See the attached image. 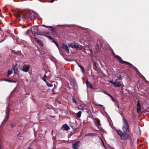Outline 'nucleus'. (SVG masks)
<instances>
[{
  "instance_id": "f257e3e1",
  "label": "nucleus",
  "mask_w": 149,
  "mask_h": 149,
  "mask_svg": "<svg viewBox=\"0 0 149 149\" xmlns=\"http://www.w3.org/2000/svg\"><path fill=\"white\" fill-rule=\"evenodd\" d=\"M123 126L122 129L124 133H127L129 131V125L126 119L124 118H123Z\"/></svg>"
},
{
  "instance_id": "f03ea898",
  "label": "nucleus",
  "mask_w": 149,
  "mask_h": 149,
  "mask_svg": "<svg viewBox=\"0 0 149 149\" xmlns=\"http://www.w3.org/2000/svg\"><path fill=\"white\" fill-rule=\"evenodd\" d=\"M117 132L120 137L124 140H126L128 137V134L127 133H124L121 131L118 130H117Z\"/></svg>"
},
{
  "instance_id": "7ed1b4c3",
  "label": "nucleus",
  "mask_w": 149,
  "mask_h": 149,
  "mask_svg": "<svg viewBox=\"0 0 149 149\" xmlns=\"http://www.w3.org/2000/svg\"><path fill=\"white\" fill-rule=\"evenodd\" d=\"M68 46L74 49H79L81 50L82 49V46L78 44L76 42H73L70 44H68Z\"/></svg>"
},
{
  "instance_id": "20e7f679",
  "label": "nucleus",
  "mask_w": 149,
  "mask_h": 149,
  "mask_svg": "<svg viewBox=\"0 0 149 149\" xmlns=\"http://www.w3.org/2000/svg\"><path fill=\"white\" fill-rule=\"evenodd\" d=\"M17 17L18 18L20 17L22 18H25L28 19L29 18V16H27L26 14L23 13L22 11H19L18 12L17 14Z\"/></svg>"
},
{
  "instance_id": "39448f33",
  "label": "nucleus",
  "mask_w": 149,
  "mask_h": 149,
  "mask_svg": "<svg viewBox=\"0 0 149 149\" xmlns=\"http://www.w3.org/2000/svg\"><path fill=\"white\" fill-rule=\"evenodd\" d=\"M109 82L112 84L113 86L116 87H119L121 86L122 84L121 83V81H118L117 79H116L114 81L112 80L109 81Z\"/></svg>"
},
{
  "instance_id": "423d86ee",
  "label": "nucleus",
  "mask_w": 149,
  "mask_h": 149,
  "mask_svg": "<svg viewBox=\"0 0 149 149\" xmlns=\"http://www.w3.org/2000/svg\"><path fill=\"white\" fill-rule=\"evenodd\" d=\"M114 57H116L117 58V59L121 63H125L126 65H130L131 66V67H132V66H133L131 64H130L129 63L123 61L122 60V59H121V58L119 56H118V55H116L114 54Z\"/></svg>"
},
{
  "instance_id": "0eeeda50",
  "label": "nucleus",
  "mask_w": 149,
  "mask_h": 149,
  "mask_svg": "<svg viewBox=\"0 0 149 149\" xmlns=\"http://www.w3.org/2000/svg\"><path fill=\"white\" fill-rule=\"evenodd\" d=\"M93 121L95 125L99 128L101 125L100 120L97 118H95L93 119Z\"/></svg>"
},
{
  "instance_id": "6e6552de",
  "label": "nucleus",
  "mask_w": 149,
  "mask_h": 149,
  "mask_svg": "<svg viewBox=\"0 0 149 149\" xmlns=\"http://www.w3.org/2000/svg\"><path fill=\"white\" fill-rule=\"evenodd\" d=\"M38 16V14L34 12H32L31 13L30 15L29 16V18L30 17L31 18L35 19L37 18Z\"/></svg>"
},
{
  "instance_id": "1a4fd4ad",
  "label": "nucleus",
  "mask_w": 149,
  "mask_h": 149,
  "mask_svg": "<svg viewBox=\"0 0 149 149\" xmlns=\"http://www.w3.org/2000/svg\"><path fill=\"white\" fill-rule=\"evenodd\" d=\"M80 145V142L79 141L73 144L72 148L74 149H77Z\"/></svg>"
},
{
  "instance_id": "9d476101",
  "label": "nucleus",
  "mask_w": 149,
  "mask_h": 149,
  "mask_svg": "<svg viewBox=\"0 0 149 149\" xmlns=\"http://www.w3.org/2000/svg\"><path fill=\"white\" fill-rule=\"evenodd\" d=\"M62 48L66 52L68 53H69L68 48L66 45L64 44H63Z\"/></svg>"
},
{
  "instance_id": "9b49d317",
  "label": "nucleus",
  "mask_w": 149,
  "mask_h": 149,
  "mask_svg": "<svg viewBox=\"0 0 149 149\" xmlns=\"http://www.w3.org/2000/svg\"><path fill=\"white\" fill-rule=\"evenodd\" d=\"M17 64H15V65L13 64V67L14 68V71L15 73L18 74L19 72L17 68Z\"/></svg>"
},
{
  "instance_id": "f8f14e48",
  "label": "nucleus",
  "mask_w": 149,
  "mask_h": 149,
  "mask_svg": "<svg viewBox=\"0 0 149 149\" xmlns=\"http://www.w3.org/2000/svg\"><path fill=\"white\" fill-rule=\"evenodd\" d=\"M29 66L28 65H24L23 66L22 70L25 72H27L29 70Z\"/></svg>"
},
{
  "instance_id": "ddd939ff",
  "label": "nucleus",
  "mask_w": 149,
  "mask_h": 149,
  "mask_svg": "<svg viewBox=\"0 0 149 149\" xmlns=\"http://www.w3.org/2000/svg\"><path fill=\"white\" fill-rule=\"evenodd\" d=\"M137 107V111L138 113H139L141 109V106L139 101H138Z\"/></svg>"
},
{
  "instance_id": "4468645a",
  "label": "nucleus",
  "mask_w": 149,
  "mask_h": 149,
  "mask_svg": "<svg viewBox=\"0 0 149 149\" xmlns=\"http://www.w3.org/2000/svg\"><path fill=\"white\" fill-rule=\"evenodd\" d=\"M86 83L87 87L90 88H93V87L92 86V85L91 83H90L88 81H86Z\"/></svg>"
},
{
  "instance_id": "2eb2a0df",
  "label": "nucleus",
  "mask_w": 149,
  "mask_h": 149,
  "mask_svg": "<svg viewBox=\"0 0 149 149\" xmlns=\"http://www.w3.org/2000/svg\"><path fill=\"white\" fill-rule=\"evenodd\" d=\"M62 127L64 128V130H68L70 129L69 127L67 124H65L63 125Z\"/></svg>"
},
{
  "instance_id": "dca6fc26",
  "label": "nucleus",
  "mask_w": 149,
  "mask_h": 149,
  "mask_svg": "<svg viewBox=\"0 0 149 149\" xmlns=\"http://www.w3.org/2000/svg\"><path fill=\"white\" fill-rule=\"evenodd\" d=\"M42 26L45 27L47 28H49V29H50V30H51V31H54V28L52 26H47L45 25H42Z\"/></svg>"
},
{
  "instance_id": "f3484780",
  "label": "nucleus",
  "mask_w": 149,
  "mask_h": 149,
  "mask_svg": "<svg viewBox=\"0 0 149 149\" xmlns=\"http://www.w3.org/2000/svg\"><path fill=\"white\" fill-rule=\"evenodd\" d=\"M135 70L136 72L137 73H138V72L139 73V74L140 75V76L142 77H143V79H145H145V78L139 73V72L136 68H135Z\"/></svg>"
},
{
  "instance_id": "a211bd4d",
  "label": "nucleus",
  "mask_w": 149,
  "mask_h": 149,
  "mask_svg": "<svg viewBox=\"0 0 149 149\" xmlns=\"http://www.w3.org/2000/svg\"><path fill=\"white\" fill-rule=\"evenodd\" d=\"M47 77V76L46 75V74H45L43 77L42 78V80L45 81L46 83H47V80L46 79V78Z\"/></svg>"
},
{
  "instance_id": "6ab92c4d",
  "label": "nucleus",
  "mask_w": 149,
  "mask_h": 149,
  "mask_svg": "<svg viewBox=\"0 0 149 149\" xmlns=\"http://www.w3.org/2000/svg\"><path fill=\"white\" fill-rule=\"evenodd\" d=\"M78 65L79 67L82 70V72H84V67L82 66L81 65L79 64H78Z\"/></svg>"
},
{
  "instance_id": "aec40b11",
  "label": "nucleus",
  "mask_w": 149,
  "mask_h": 149,
  "mask_svg": "<svg viewBox=\"0 0 149 149\" xmlns=\"http://www.w3.org/2000/svg\"><path fill=\"white\" fill-rule=\"evenodd\" d=\"M81 111H79L77 113V116L78 118H80L81 116Z\"/></svg>"
},
{
  "instance_id": "412c9836",
  "label": "nucleus",
  "mask_w": 149,
  "mask_h": 149,
  "mask_svg": "<svg viewBox=\"0 0 149 149\" xmlns=\"http://www.w3.org/2000/svg\"><path fill=\"white\" fill-rule=\"evenodd\" d=\"M35 39H36V41L38 42V43H40L41 46L43 45L42 44V42L41 41V40L38 39V38H35Z\"/></svg>"
},
{
  "instance_id": "4be33fe9",
  "label": "nucleus",
  "mask_w": 149,
  "mask_h": 149,
  "mask_svg": "<svg viewBox=\"0 0 149 149\" xmlns=\"http://www.w3.org/2000/svg\"><path fill=\"white\" fill-rule=\"evenodd\" d=\"M6 113H7V114H8V116H7V119H8V115H9V109L8 108V107H7V111L6 112Z\"/></svg>"
},
{
  "instance_id": "5701e85b",
  "label": "nucleus",
  "mask_w": 149,
  "mask_h": 149,
  "mask_svg": "<svg viewBox=\"0 0 149 149\" xmlns=\"http://www.w3.org/2000/svg\"><path fill=\"white\" fill-rule=\"evenodd\" d=\"M84 107L81 105H79L78 107V108L80 109L83 110Z\"/></svg>"
},
{
  "instance_id": "b1692460",
  "label": "nucleus",
  "mask_w": 149,
  "mask_h": 149,
  "mask_svg": "<svg viewBox=\"0 0 149 149\" xmlns=\"http://www.w3.org/2000/svg\"><path fill=\"white\" fill-rule=\"evenodd\" d=\"M117 78H118V79H117L118 80H121L122 79V77L120 75H118L117 77Z\"/></svg>"
},
{
  "instance_id": "393cba45",
  "label": "nucleus",
  "mask_w": 149,
  "mask_h": 149,
  "mask_svg": "<svg viewBox=\"0 0 149 149\" xmlns=\"http://www.w3.org/2000/svg\"><path fill=\"white\" fill-rule=\"evenodd\" d=\"M52 42L54 43H55V44H56V46L58 47V44L57 43V42L53 38V39H52Z\"/></svg>"
},
{
  "instance_id": "a878e982",
  "label": "nucleus",
  "mask_w": 149,
  "mask_h": 149,
  "mask_svg": "<svg viewBox=\"0 0 149 149\" xmlns=\"http://www.w3.org/2000/svg\"><path fill=\"white\" fill-rule=\"evenodd\" d=\"M46 84H47V85L49 87H52V86H53V85L52 84H49L48 83H47H47H46Z\"/></svg>"
},
{
  "instance_id": "bb28decb",
  "label": "nucleus",
  "mask_w": 149,
  "mask_h": 149,
  "mask_svg": "<svg viewBox=\"0 0 149 149\" xmlns=\"http://www.w3.org/2000/svg\"><path fill=\"white\" fill-rule=\"evenodd\" d=\"M93 135V133H89L86 135V136H92Z\"/></svg>"
},
{
  "instance_id": "cd10ccee",
  "label": "nucleus",
  "mask_w": 149,
  "mask_h": 149,
  "mask_svg": "<svg viewBox=\"0 0 149 149\" xmlns=\"http://www.w3.org/2000/svg\"><path fill=\"white\" fill-rule=\"evenodd\" d=\"M72 101H73V102L74 103H76V100L74 98L72 99Z\"/></svg>"
},
{
  "instance_id": "c85d7f7f",
  "label": "nucleus",
  "mask_w": 149,
  "mask_h": 149,
  "mask_svg": "<svg viewBox=\"0 0 149 149\" xmlns=\"http://www.w3.org/2000/svg\"><path fill=\"white\" fill-rule=\"evenodd\" d=\"M22 134L21 133L19 132L18 134V136H21Z\"/></svg>"
},
{
  "instance_id": "c756f323",
  "label": "nucleus",
  "mask_w": 149,
  "mask_h": 149,
  "mask_svg": "<svg viewBox=\"0 0 149 149\" xmlns=\"http://www.w3.org/2000/svg\"><path fill=\"white\" fill-rule=\"evenodd\" d=\"M48 38L49 39H52V40L53 39V38L51 37V36H48Z\"/></svg>"
},
{
  "instance_id": "7c9ffc66",
  "label": "nucleus",
  "mask_w": 149,
  "mask_h": 149,
  "mask_svg": "<svg viewBox=\"0 0 149 149\" xmlns=\"http://www.w3.org/2000/svg\"><path fill=\"white\" fill-rule=\"evenodd\" d=\"M104 93L106 94L107 95H108V96H109V97H110L111 95H110V94H108V93H105V92H104Z\"/></svg>"
},
{
  "instance_id": "2f4dec72",
  "label": "nucleus",
  "mask_w": 149,
  "mask_h": 149,
  "mask_svg": "<svg viewBox=\"0 0 149 149\" xmlns=\"http://www.w3.org/2000/svg\"><path fill=\"white\" fill-rule=\"evenodd\" d=\"M111 98L112 100L113 101H115V100L113 98V97L111 96L110 97Z\"/></svg>"
},
{
  "instance_id": "473e14b6",
  "label": "nucleus",
  "mask_w": 149,
  "mask_h": 149,
  "mask_svg": "<svg viewBox=\"0 0 149 149\" xmlns=\"http://www.w3.org/2000/svg\"><path fill=\"white\" fill-rule=\"evenodd\" d=\"M3 80H4V81H8V82H9V79H3Z\"/></svg>"
},
{
  "instance_id": "72a5a7b5",
  "label": "nucleus",
  "mask_w": 149,
  "mask_h": 149,
  "mask_svg": "<svg viewBox=\"0 0 149 149\" xmlns=\"http://www.w3.org/2000/svg\"><path fill=\"white\" fill-rule=\"evenodd\" d=\"M10 82H11V83L14 82L15 83H16V81H11V80H10Z\"/></svg>"
},
{
  "instance_id": "f704fd0d",
  "label": "nucleus",
  "mask_w": 149,
  "mask_h": 149,
  "mask_svg": "<svg viewBox=\"0 0 149 149\" xmlns=\"http://www.w3.org/2000/svg\"><path fill=\"white\" fill-rule=\"evenodd\" d=\"M31 30H28L27 31H26V33H29L30 32H31Z\"/></svg>"
},
{
  "instance_id": "c9c22d12",
  "label": "nucleus",
  "mask_w": 149,
  "mask_h": 149,
  "mask_svg": "<svg viewBox=\"0 0 149 149\" xmlns=\"http://www.w3.org/2000/svg\"><path fill=\"white\" fill-rule=\"evenodd\" d=\"M11 126L12 127H15V125H13V124H12L11 125Z\"/></svg>"
},
{
  "instance_id": "e433bc0d",
  "label": "nucleus",
  "mask_w": 149,
  "mask_h": 149,
  "mask_svg": "<svg viewBox=\"0 0 149 149\" xmlns=\"http://www.w3.org/2000/svg\"><path fill=\"white\" fill-rule=\"evenodd\" d=\"M54 1V0H50V1H49L48 2H50L51 3H52Z\"/></svg>"
},
{
  "instance_id": "4c0bfd02",
  "label": "nucleus",
  "mask_w": 149,
  "mask_h": 149,
  "mask_svg": "<svg viewBox=\"0 0 149 149\" xmlns=\"http://www.w3.org/2000/svg\"><path fill=\"white\" fill-rule=\"evenodd\" d=\"M12 53H14V54H15V53H16V52L12 50Z\"/></svg>"
},
{
  "instance_id": "58836bf2",
  "label": "nucleus",
  "mask_w": 149,
  "mask_h": 149,
  "mask_svg": "<svg viewBox=\"0 0 149 149\" xmlns=\"http://www.w3.org/2000/svg\"><path fill=\"white\" fill-rule=\"evenodd\" d=\"M9 75V70H8V76Z\"/></svg>"
},
{
  "instance_id": "ea45409f",
  "label": "nucleus",
  "mask_w": 149,
  "mask_h": 149,
  "mask_svg": "<svg viewBox=\"0 0 149 149\" xmlns=\"http://www.w3.org/2000/svg\"><path fill=\"white\" fill-rule=\"evenodd\" d=\"M102 143L103 146L104 147V144L103 142L102 141Z\"/></svg>"
},
{
  "instance_id": "a19ab883",
  "label": "nucleus",
  "mask_w": 149,
  "mask_h": 149,
  "mask_svg": "<svg viewBox=\"0 0 149 149\" xmlns=\"http://www.w3.org/2000/svg\"><path fill=\"white\" fill-rule=\"evenodd\" d=\"M12 71H11L10 70V74H11V73H12Z\"/></svg>"
},
{
  "instance_id": "79ce46f5",
  "label": "nucleus",
  "mask_w": 149,
  "mask_h": 149,
  "mask_svg": "<svg viewBox=\"0 0 149 149\" xmlns=\"http://www.w3.org/2000/svg\"><path fill=\"white\" fill-rule=\"evenodd\" d=\"M23 44L22 43V42H21L20 43V45H22Z\"/></svg>"
},
{
  "instance_id": "37998d69",
  "label": "nucleus",
  "mask_w": 149,
  "mask_h": 149,
  "mask_svg": "<svg viewBox=\"0 0 149 149\" xmlns=\"http://www.w3.org/2000/svg\"><path fill=\"white\" fill-rule=\"evenodd\" d=\"M6 120H3V121H4V122L6 121Z\"/></svg>"
},
{
  "instance_id": "c03bdc74",
  "label": "nucleus",
  "mask_w": 149,
  "mask_h": 149,
  "mask_svg": "<svg viewBox=\"0 0 149 149\" xmlns=\"http://www.w3.org/2000/svg\"><path fill=\"white\" fill-rule=\"evenodd\" d=\"M2 80V79H0V81Z\"/></svg>"
}]
</instances>
